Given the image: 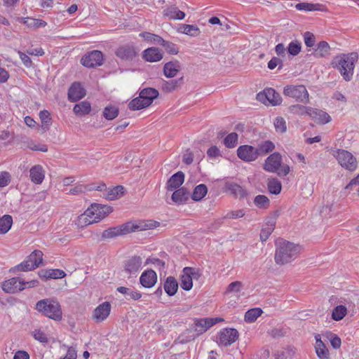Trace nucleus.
Masks as SVG:
<instances>
[{
	"label": "nucleus",
	"mask_w": 359,
	"mask_h": 359,
	"mask_svg": "<svg viewBox=\"0 0 359 359\" xmlns=\"http://www.w3.org/2000/svg\"><path fill=\"white\" fill-rule=\"evenodd\" d=\"M184 34L191 36H198L201 33L200 29L196 25H187Z\"/></svg>",
	"instance_id": "obj_56"
},
{
	"label": "nucleus",
	"mask_w": 359,
	"mask_h": 359,
	"mask_svg": "<svg viewBox=\"0 0 359 359\" xmlns=\"http://www.w3.org/2000/svg\"><path fill=\"white\" fill-rule=\"evenodd\" d=\"M158 226H159V222L154 220L129 222L104 230L102 233V237L103 238H112L131 232L152 229Z\"/></svg>",
	"instance_id": "obj_1"
},
{
	"label": "nucleus",
	"mask_w": 359,
	"mask_h": 359,
	"mask_svg": "<svg viewBox=\"0 0 359 359\" xmlns=\"http://www.w3.org/2000/svg\"><path fill=\"white\" fill-rule=\"evenodd\" d=\"M26 259L35 269L43 264V252L41 250H36L33 251Z\"/></svg>",
	"instance_id": "obj_30"
},
{
	"label": "nucleus",
	"mask_w": 359,
	"mask_h": 359,
	"mask_svg": "<svg viewBox=\"0 0 359 359\" xmlns=\"http://www.w3.org/2000/svg\"><path fill=\"white\" fill-rule=\"evenodd\" d=\"M309 111V116L318 124L324 125L332 120L331 116L323 110L311 108Z\"/></svg>",
	"instance_id": "obj_17"
},
{
	"label": "nucleus",
	"mask_w": 359,
	"mask_h": 359,
	"mask_svg": "<svg viewBox=\"0 0 359 359\" xmlns=\"http://www.w3.org/2000/svg\"><path fill=\"white\" fill-rule=\"evenodd\" d=\"M140 36L154 44H160L161 42H164V39L161 36L147 32H141Z\"/></svg>",
	"instance_id": "obj_40"
},
{
	"label": "nucleus",
	"mask_w": 359,
	"mask_h": 359,
	"mask_svg": "<svg viewBox=\"0 0 359 359\" xmlns=\"http://www.w3.org/2000/svg\"><path fill=\"white\" fill-rule=\"evenodd\" d=\"M241 287V283L239 281H235L230 283L227 287L226 292H238L240 291Z\"/></svg>",
	"instance_id": "obj_63"
},
{
	"label": "nucleus",
	"mask_w": 359,
	"mask_h": 359,
	"mask_svg": "<svg viewBox=\"0 0 359 359\" xmlns=\"http://www.w3.org/2000/svg\"><path fill=\"white\" fill-rule=\"evenodd\" d=\"M39 118L41 122V128L44 131L48 130L52 123L50 114L47 110L41 111Z\"/></svg>",
	"instance_id": "obj_39"
},
{
	"label": "nucleus",
	"mask_w": 359,
	"mask_h": 359,
	"mask_svg": "<svg viewBox=\"0 0 359 359\" xmlns=\"http://www.w3.org/2000/svg\"><path fill=\"white\" fill-rule=\"evenodd\" d=\"M311 109V107L296 104L290 106L288 108V111L294 115L304 116L309 115V109Z\"/></svg>",
	"instance_id": "obj_34"
},
{
	"label": "nucleus",
	"mask_w": 359,
	"mask_h": 359,
	"mask_svg": "<svg viewBox=\"0 0 359 359\" xmlns=\"http://www.w3.org/2000/svg\"><path fill=\"white\" fill-rule=\"evenodd\" d=\"M358 60L357 53L337 55L331 62L333 68L337 69L346 81L353 79L355 64Z\"/></svg>",
	"instance_id": "obj_3"
},
{
	"label": "nucleus",
	"mask_w": 359,
	"mask_h": 359,
	"mask_svg": "<svg viewBox=\"0 0 359 359\" xmlns=\"http://www.w3.org/2000/svg\"><path fill=\"white\" fill-rule=\"evenodd\" d=\"M276 253L274 259L277 264L283 265L295 259L300 247L283 238H278L275 243Z\"/></svg>",
	"instance_id": "obj_2"
},
{
	"label": "nucleus",
	"mask_w": 359,
	"mask_h": 359,
	"mask_svg": "<svg viewBox=\"0 0 359 359\" xmlns=\"http://www.w3.org/2000/svg\"><path fill=\"white\" fill-rule=\"evenodd\" d=\"M112 212V208L106 205L94 203L78 217L77 224L85 226L103 219Z\"/></svg>",
	"instance_id": "obj_4"
},
{
	"label": "nucleus",
	"mask_w": 359,
	"mask_h": 359,
	"mask_svg": "<svg viewBox=\"0 0 359 359\" xmlns=\"http://www.w3.org/2000/svg\"><path fill=\"white\" fill-rule=\"evenodd\" d=\"M163 52L155 47L148 48L142 53L143 59L149 62H158L163 58Z\"/></svg>",
	"instance_id": "obj_19"
},
{
	"label": "nucleus",
	"mask_w": 359,
	"mask_h": 359,
	"mask_svg": "<svg viewBox=\"0 0 359 359\" xmlns=\"http://www.w3.org/2000/svg\"><path fill=\"white\" fill-rule=\"evenodd\" d=\"M20 278L14 277L5 280L2 284V289L7 293L14 294L22 290Z\"/></svg>",
	"instance_id": "obj_18"
},
{
	"label": "nucleus",
	"mask_w": 359,
	"mask_h": 359,
	"mask_svg": "<svg viewBox=\"0 0 359 359\" xmlns=\"http://www.w3.org/2000/svg\"><path fill=\"white\" fill-rule=\"evenodd\" d=\"M177 289L178 283L176 279L172 276L168 277L164 283L165 292L169 296H173L177 292Z\"/></svg>",
	"instance_id": "obj_31"
},
{
	"label": "nucleus",
	"mask_w": 359,
	"mask_h": 359,
	"mask_svg": "<svg viewBox=\"0 0 359 359\" xmlns=\"http://www.w3.org/2000/svg\"><path fill=\"white\" fill-rule=\"evenodd\" d=\"M283 94L299 102L306 104L309 101V92L304 85H287L283 89Z\"/></svg>",
	"instance_id": "obj_8"
},
{
	"label": "nucleus",
	"mask_w": 359,
	"mask_h": 359,
	"mask_svg": "<svg viewBox=\"0 0 359 359\" xmlns=\"http://www.w3.org/2000/svg\"><path fill=\"white\" fill-rule=\"evenodd\" d=\"M11 182V175L8 172L3 171L0 172V187H4Z\"/></svg>",
	"instance_id": "obj_57"
},
{
	"label": "nucleus",
	"mask_w": 359,
	"mask_h": 359,
	"mask_svg": "<svg viewBox=\"0 0 359 359\" xmlns=\"http://www.w3.org/2000/svg\"><path fill=\"white\" fill-rule=\"evenodd\" d=\"M18 53L20 56V58L21 59L22 63L26 67H30L32 65V62L30 57L26 55L25 53H22L20 50L18 51Z\"/></svg>",
	"instance_id": "obj_62"
},
{
	"label": "nucleus",
	"mask_w": 359,
	"mask_h": 359,
	"mask_svg": "<svg viewBox=\"0 0 359 359\" xmlns=\"http://www.w3.org/2000/svg\"><path fill=\"white\" fill-rule=\"evenodd\" d=\"M282 156L278 152H274L265 160L264 170L269 172H276L280 177H285L290 172V167L282 164Z\"/></svg>",
	"instance_id": "obj_6"
},
{
	"label": "nucleus",
	"mask_w": 359,
	"mask_h": 359,
	"mask_svg": "<svg viewBox=\"0 0 359 359\" xmlns=\"http://www.w3.org/2000/svg\"><path fill=\"white\" fill-rule=\"evenodd\" d=\"M316 338V353L320 359H328L329 351L325 346V344L322 341L319 334L315 337Z\"/></svg>",
	"instance_id": "obj_27"
},
{
	"label": "nucleus",
	"mask_w": 359,
	"mask_h": 359,
	"mask_svg": "<svg viewBox=\"0 0 359 359\" xmlns=\"http://www.w3.org/2000/svg\"><path fill=\"white\" fill-rule=\"evenodd\" d=\"M142 258L140 256H133L124 264V271L130 276H136L142 269Z\"/></svg>",
	"instance_id": "obj_14"
},
{
	"label": "nucleus",
	"mask_w": 359,
	"mask_h": 359,
	"mask_svg": "<svg viewBox=\"0 0 359 359\" xmlns=\"http://www.w3.org/2000/svg\"><path fill=\"white\" fill-rule=\"evenodd\" d=\"M111 306L109 302H104L98 305L93 311V319L96 323L105 320L109 316Z\"/></svg>",
	"instance_id": "obj_13"
},
{
	"label": "nucleus",
	"mask_w": 359,
	"mask_h": 359,
	"mask_svg": "<svg viewBox=\"0 0 359 359\" xmlns=\"http://www.w3.org/2000/svg\"><path fill=\"white\" fill-rule=\"evenodd\" d=\"M141 92L142 95L151 98L153 101L158 96V91L152 88H144Z\"/></svg>",
	"instance_id": "obj_58"
},
{
	"label": "nucleus",
	"mask_w": 359,
	"mask_h": 359,
	"mask_svg": "<svg viewBox=\"0 0 359 359\" xmlns=\"http://www.w3.org/2000/svg\"><path fill=\"white\" fill-rule=\"evenodd\" d=\"M273 125L276 131L278 133H284L287 130V124L284 118L278 116L274 119Z\"/></svg>",
	"instance_id": "obj_46"
},
{
	"label": "nucleus",
	"mask_w": 359,
	"mask_h": 359,
	"mask_svg": "<svg viewBox=\"0 0 359 359\" xmlns=\"http://www.w3.org/2000/svg\"><path fill=\"white\" fill-rule=\"evenodd\" d=\"M103 62V55L100 50H93L85 55L81 60V63L86 67L93 68L100 66Z\"/></svg>",
	"instance_id": "obj_12"
},
{
	"label": "nucleus",
	"mask_w": 359,
	"mask_h": 359,
	"mask_svg": "<svg viewBox=\"0 0 359 359\" xmlns=\"http://www.w3.org/2000/svg\"><path fill=\"white\" fill-rule=\"evenodd\" d=\"M263 313V311L260 308H254L248 309V323L256 321L258 317Z\"/></svg>",
	"instance_id": "obj_50"
},
{
	"label": "nucleus",
	"mask_w": 359,
	"mask_h": 359,
	"mask_svg": "<svg viewBox=\"0 0 359 359\" xmlns=\"http://www.w3.org/2000/svg\"><path fill=\"white\" fill-rule=\"evenodd\" d=\"M157 282L156 273L152 269L144 271L140 278V284L145 288H151Z\"/></svg>",
	"instance_id": "obj_16"
},
{
	"label": "nucleus",
	"mask_w": 359,
	"mask_h": 359,
	"mask_svg": "<svg viewBox=\"0 0 359 359\" xmlns=\"http://www.w3.org/2000/svg\"><path fill=\"white\" fill-rule=\"evenodd\" d=\"M184 181V174L182 171H179L172 175L168 180L166 188L168 191H173L178 189Z\"/></svg>",
	"instance_id": "obj_23"
},
{
	"label": "nucleus",
	"mask_w": 359,
	"mask_h": 359,
	"mask_svg": "<svg viewBox=\"0 0 359 359\" xmlns=\"http://www.w3.org/2000/svg\"><path fill=\"white\" fill-rule=\"evenodd\" d=\"M31 181L36 184H41L45 178V170L40 165H34L29 170Z\"/></svg>",
	"instance_id": "obj_22"
},
{
	"label": "nucleus",
	"mask_w": 359,
	"mask_h": 359,
	"mask_svg": "<svg viewBox=\"0 0 359 359\" xmlns=\"http://www.w3.org/2000/svg\"><path fill=\"white\" fill-rule=\"evenodd\" d=\"M189 192L184 187L175 190L172 195V200L176 203H184L189 198Z\"/></svg>",
	"instance_id": "obj_28"
},
{
	"label": "nucleus",
	"mask_w": 359,
	"mask_h": 359,
	"mask_svg": "<svg viewBox=\"0 0 359 359\" xmlns=\"http://www.w3.org/2000/svg\"><path fill=\"white\" fill-rule=\"evenodd\" d=\"M13 224V218L9 215H4L0 217V234H5L11 228Z\"/></svg>",
	"instance_id": "obj_36"
},
{
	"label": "nucleus",
	"mask_w": 359,
	"mask_h": 359,
	"mask_svg": "<svg viewBox=\"0 0 359 359\" xmlns=\"http://www.w3.org/2000/svg\"><path fill=\"white\" fill-rule=\"evenodd\" d=\"M207 155L209 158H217L221 156V153L216 146H212L208 149Z\"/></svg>",
	"instance_id": "obj_64"
},
{
	"label": "nucleus",
	"mask_w": 359,
	"mask_h": 359,
	"mask_svg": "<svg viewBox=\"0 0 359 359\" xmlns=\"http://www.w3.org/2000/svg\"><path fill=\"white\" fill-rule=\"evenodd\" d=\"M257 149L261 156H265L275 149V145L271 141L266 140L260 143Z\"/></svg>",
	"instance_id": "obj_41"
},
{
	"label": "nucleus",
	"mask_w": 359,
	"mask_h": 359,
	"mask_svg": "<svg viewBox=\"0 0 359 359\" xmlns=\"http://www.w3.org/2000/svg\"><path fill=\"white\" fill-rule=\"evenodd\" d=\"M163 15L169 20H182L185 17V13L179 10L175 5H170L164 8Z\"/></svg>",
	"instance_id": "obj_24"
},
{
	"label": "nucleus",
	"mask_w": 359,
	"mask_h": 359,
	"mask_svg": "<svg viewBox=\"0 0 359 359\" xmlns=\"http://www.w3.org/2000/svg\"><path fill=\"white\" fill-rule=\"evenodd\" d=\"M346 307L343 305H339L333 309L332 317L334 320H340L346 316Z\"/></svg>",
	"instance_id": "obj_45"
},
{
	"label": "nucleus",
	"mask_w": 359,
	"mask_h": 359,
	"mask_svg": "<svg viewBox=\"0 0 359 359\" xmlns=\"http://www.w3.org/2000/svg\"><path fill=\"white\" fill-rule=\"evenodd\" d=\"M180 69V65L179 62H169L164 65L163 72L164 74L168 78H172Z\"/></svg>",
	"instance_id": "obj_29"
},
{
	"label": "nucleus",
	"mask_w": 359,
	"mask_h": 359,
	"mask_svg": "<svg viewBox=\"0 0 359 359\" xmlns=\"http://www.w3.org/2000/svg\"><path fill=\"white\" fill-rule=\"evenodd\" d=\"M254 203L258 208L267 209L269 207V199L264 195H257L254 199Z\"/></svg>",
	"instance_id": "obj_43"
},
{
	"label": "nucleus",
	"mask_w": 359,
	"mask_h": 359,
	"mask_svg": "<svg viewBox=\"0 0 359 359\" xmlns=\"http://www.w3.org/2000/svg\"><path fill=\"white\" fill-rule=\"evenodd\" d=\"M32 336L36 340L41 343L48 342V338L46 334L41 330H35L34 331H33Z\"/></svg>",
	"instance_id": "obj_55"
},
{
	"label": "nucleus",
	"mask_w": 359,
	"mask_h": 359,
	"mask_svg": "<svg viewBox=\"0 0 359 359\" xmlns=\"http://www.w3.org/2000/svg\"><path fill=\"white\" fill-rule=\"evenodd\" d=\"M15 269L19 271H29L34 270V266L27 259L17 265Z\"/></svg>",
	"instance_id": "obj_59"
},
{
	"label": "nucleus",
	"mask_w": 359,
	"mask_h": 359,
	"mask_svg": "<svg viewBox=\"0 0 359 359\" xmlns=\"http://www.w3.org/2000/svg\"><path fill=\"white\" fill-rule=\"evenodd\" d=\"M282 185L280 182L277 179H271L268 182L269 191L272 194L277 195L281 191Z\"/></svg>",
	"instance_id": "obj_44"
},
{
	"label": "nucleus",
	"mask_w": 359,
	"mask_h": 359,
	"mask_svg": "<svg viewBox=\"0 0 359 359\" xmlns=\"http://www.w3.org/2000/svg\"><path fill=\"white\" fill-rule=\"evenodd\" d=\"M256 99L265 105L278 106L282 103V97L272 88H265L262 92L257 94Z\"/></svg>",
	"instance_id": "obj_9"
},
{
	"label": "nucleus",
	"mask_w": 359,
	"mask_h": 359,
	"mask_svg": "<svg viewBox=\"0 0 359 359\" xmlns=\"http://www.w3.org/2000/svg\"><path fill=\"white\" fill-rule=\"evenodd\" d=\"M258 151L257 147L254 148L252 146L248 145V162L256 160L259 156H261Z\"/></svg>",
	"instance_id": "obj_60"
},
{
	"label": "nucleus",
	"mask_w": 359,
	"mask_h": 359,
	"mask_svg": "<svg viewBox=\"0 0 359 359\" xmlns=\"http://www.w3.org/2000/svg\"><path fill=\"white\" fill-rule=\"evenodd\" d=\"M211 327L208 318H199L194 320L192 327L188 330L189 332H194L190 336L191 339H194L199 335L205 332Z\"/></svg>",
	"instance_id": "obj_15"
},
{
	"label": "nucleus",
	"mask_w": 359,
	"mask_h": 359,
	"mask_svg": "<svg viewBox=\"0 0 359 359\" xmlns=\"http://www.w3.org/2000/svg\"><path fill=\"white\" fill-rule=\"evenodd\" d=\"M86 95V91L79 83H74L69 89V100L76 102Z\"/></svg>",
	"instance_id": "obj_20"
},
{
	"label": "nucleus",
	"mask_w": 359,
	"mask_h": 359,
	"mask_svg": "<svg viewBox=\"0 0 359 359\" xmlns=\"http://www.w3.org/2000/svg\"><path fill=\"white\" fill-rule=\"evenodd\" d=\"M201 276L199 269L193 267H184L181 275V287L189 291L193 287V278L198 279Z\"/></svg>",
	"instance_id": "obj_10"
},
{
	"label": "nucleus",
	"mask_w": 359,
	"mask_h": 359,
	"mask_svg": "<svg viewBox=\"0 0 359 359\" xmlns=\"http://www.w3.org/2000/svg\"><path fill=\"white\" fill-rule=\"evenodd\" d=\"M116 55L123 60H132L137 53L133 46H123L116 50Z\"/></svg>",
	"instance_id": "obj_21"
},
{
	"label": "nucleus",
	"mask_w": 359,
	"mask_h": 359,
	"mask_svg": "<svg viewBox=\"0 0 359 359\" xmlns=\"http://www.w3.org/2000/svg\"><path fill=\"white\" fill-rule=\"evenodd\" d=\"M21 287H22V290L26 288H32L37 287L39 285V281L37 280H32L25 281L23 279L20 278Z\"/></svg>",
	"instance_id": "obj_61"
},
{
	"label": "nucleus",
	"mask_w": 359,
	"mask_h": 359,
	"mask_svg": "<svg viewBox=\"0 0 359 359\" xmlns=\"http://www.w3.org/2000/svg\"><path fill=\"white\" fill-rule=\"evenodd\" d=\"M91 110L90 104L88 102L83 101L79 104H75L73 111L77 115L80 116L88 114Z\"/></svg>",
	"instance_id": "obj_32"
},
{
	"label": "nucleus",
	"mask_w": 359,
	"mask_h": 359,
	"mask_svg": "<svg viewBox=\"0 0 359 359\" xmlns=\"http://www.w3.org/2000/svg\"><path fill=\"white\" fill-rule=\"evenodd\" d=\"M125 189L123 186L118 185L109 188L102 194V197L107 200L113 201L121 198L124 194Z\"/></svg>",
	"instance_id": "obj_25"
},
{
	"label": "nucleus",
	"mask_w": 359,
	"mask_h": 359,
	"mask_svg": "<svg viewBox=\"0 0 359 359\" xmlns=\"http://www.w3.org/2000/svg\"><path fill=\"white\" fill-rule=\"evenodd\" d=\"M35 309L44 316L60 321L62 318V311L60 303L50 298L43 299L36 302Z\"/></svg>",
	"instance_id": "obj_5"
},
{
	"label": "nucleus",
	"mask_w": 359,
	"mask_h": 359,
	"mask_svg": "<svg viewBox=\"0 0 359 359\" xmlns=\"http://www.w3.org/2000/svg\"><path fill=\"white\" fill-rule=\"evenodd\" d=\"M144 104L143 102H142V99L140 98V96L132 100L129 104L128 107L130 110H140L142 109H144Z\"/></svg>",
	"instance_id": "obj_52"
},
{
	"label": "nucleus",
	"mask_w": 359,
	"mask_h": 359,
	"mask_svg": "<svg viewBox=\"0 0 359 359\" xmlns=\"http://www.w3.org/2000/svg\"><path fill=\"white\" fill-rule=\"evenodd\" d=\"M226 187L230 194L236 198L245 196L244 189L237 184L228 182L226 184Z\"/></svg>",
	"instance_id": "obj_37"
},
{
	"label": "nucleus",
	"mask_w": 359,
	"mask_h": 359,
	"mask_svg": "<svg viewBox=\"0 0 359 359\" xmlns=\"http://www.w3.org/2000/svg\"><path fill=\"white\" fill-rule=\"evenodd\" d=\"M304 40L307 47H313L316 43L315 36L310 32H306L304 34Z\"/></svg>",
	"instance_id": "obj_54"
},
{
	"label": "nucleus",
	"mask_w": 359,
	"mask_h": 359,
	"mask_svg": "<svg viewBox=\"0 0 359 359\" xmlns=\"http://www.w3.org/2000/svg\"><path fill=\"white\" fill-rule=\"evenodd\" d=\"M238 142V135L236 133L229 134L224 140V144L227 148H233Z\"/></svg>",
	"instance_id": "obj_48"
},
{
	"label": "nucleus",
	"mask_w": 359,
	"mask_h": 359,
	"mask_svg": "<svg viewBox=\"0 0 359 359\" xmlns=\"http://www.w3.org/2000/svg\"><path fill=\"white\" fill-rule=\"evenodd\" d=\"M301 49L302 44L297 40L291 41L287 46V52L293 56L298 55Z\"/></svg>",
	"instance_id": "obj_49"
},
{
	"label": "nucleus",
	"mask_w": 359,
	"mask_h": 359,
	"mask_svg": "<svg viewBox=\"0 0 359 359\" xmlns=\"http://www.w3.org/2000/svg\"><path fill=\"white\" fill-rule=\"evenodd\" d=\"M275 228V222L273 220L266 222L262 227L260 232V239L262 242L266 241Z\"/></svg>",
	"instance_id": "obj_35"
},
{
	"label": "nucleus",
	"mask_w": 359,
	"mask_h": 359,
	"mask_svg": "<svg viewBox=\"0 0 359 359\" xmlns=\"http://www.w3.org/2000/svg\"><path fill=\"white\" fill-rule=\"evenodd\" d=\"M181 79L170 80L168 81H163L162 84V89L164 92L170 93L175 90L180 85Z\"/></svg>",
	"instance_id": "obj_47"
},
{
	"label": "nucleus",
	"mask_w": 359,
	"mask_h": 359,
	"mask_svg": "<svg viewBox=\"0 0 359 359\" xmlns=\"http://www.w3.org/2000/svg\"><path fill=\"white\" fill-rule=\"evenodd\" d=\"M103 116L107 120H113L118 115V109L113 105L107 106L103 110Z\"/></svg>",
	"instance_id": "obj_42"
},
{
	"label": "nucleus",
	"mask_w": 359,
	"mask_h": 359,
	"mask_svg": "<svg viewBox=\"0 0 359 359\" xmlns=\"http://www.w3.org/2000/svg\"><path fill=\"white\" fill-rule=\"evenodd\" d=\"M330 46L327 42L322 41L317 45L314 54L318 57H325L330 55Z\"/></svg>",
	"instance_id": "obj_33"
},
{
	"label": "nucleus",
	"mask_w": 359,
	"mask_h": 359,
	"mask_svg": "<svg viewBox=\"0 0 359 359\" xmlns=\"http://www.w3.org/2000/svg\"><path fill=\"white\" fill-rule=\"evenodd\" d=\"M238 337V332L236 329L224 328L217 334V342L219 346H228L235 342Z\"/></svg>",
	"instance_id": "obj_11"
},
{
	"label": "nucleus",
	"mask_w": 359,
	"mask_h": 359,
	"mask_svg": "<svg viewBox=\"0 0 359 359\" xmlns=\"http://www.w3.org/2000/svg\"><path fill=\"white\" fill-rule=\"evenodd\" d=\"M332 155L342 168L349 171L356 170L358 167L356 158L350 151L344 149H335L332 151Z\"/></svg>",
	"instance_id": "obj_7"
},
{
	"label": "nucleus",
	"mask_w": 359,
	"mask_h": 359,
	"mask_svg": "<svg viewBox=\"0 0 359 359\" xmlns=\"http://www.w3.org/2000/svg\"><path fill=\"white\" fill-rule=\"evenodd\" d=\"M295 8L298 11H325V6L320 4H312L308 2H302L295 5Z\"/></svg>",
	"instance_id": "obj_26"
},
{
	"label": "nucleus",
	"mask_w": 359,
	"mask_h": 359,
	"mask_svg": "<svg viewBox=\"0 0 359 359\" xmlns=\"http://www.w3.org/2000/svg\"><path fill=\"white\" fill-rule=\"evenodd\" d=\"M207 192L208 188L206 185L201 184L195 187L191 198L195 201H199L205 196Z\"/></svg>",
	"instance_id": "obj_38"
},
{
	"label": "nucleus",
	"mask_w": 359,
	"mask_h": 359,
	"mask_svg": "<svg viewBox=\"0 0 359 359\" xmlns=\"http://www.w3.org/2000/svg\"><path fill=\"white\" fill-rule=\"evenodd\" d=\"M160 44L162 45L165 48V50L169 54L177 55L179 52V50H178V48L177 47V46L172 42L167 41L164 40V42H161Z\"/></svg>",
	"instance_id": "obj_51"
},
{
	"label": "nucleus",
	"mask_w": 359,
	"mask_h": 359,
	"mask_svg": "<svg viewBox=\"0 0 359 359\" xmlns=\"http://www.w3.org/2000/svg\"><path fill=\"white\" fill-rule=\"evenodd\" d=\"M46 25V22L40 19H34V18H29V22L27 24V26L29 28H38L45 27Z\"/></svg>",
	"instance_id": "obj_53"
}]
</instances>
